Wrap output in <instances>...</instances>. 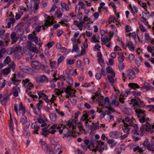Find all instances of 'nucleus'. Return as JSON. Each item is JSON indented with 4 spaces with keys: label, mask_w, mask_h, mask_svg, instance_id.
<instances>
[{
    "label": "nucleus",
    "mask_w": 154,
    "mask_h": 154,
    "mask_svg": "<svg viewBox=\"0 0 154 154\" xmlns=\"http://www.w3.org/2000/svg\"><path fill=\"white\" fill-rule=\"evenodd\" d=\"M133 95L135 96L134 98L131 100V102L133 103L134 107L136 108L139 107H143L145 106L143 102L138 96H140L141 95L140 92H137V91H134L131 92Z\"/></svg>",
    "instance_id": "1"
},
{
    "label": "nucleus",
    "mask_w": 154,
    "mask_h": 154,
    "mask_svg": "<svg viewBox=\"0 0 154 154\" xmlns=\"http://www.w3.org/2000/svg\"><path fill=\"white\" fill-rule=\"evenodd\" d=\"M134 107L135 112L136 114L137 115L139 118V121L141 123L145 122V117L146 116V114H145L146 112L140 109L142 107L136 108Z\"/></svg>",
    "instance_id": "2"
},
{
    "label": "nucleus",
    "mask_w": 154,
    "mask_h": 154,
    "mask_svg": "<svg viewBox=\"0 0 154 154\" xmlns=\"http://www.w3.org/2000/svg\"><path fill=\"white\" fill-rule=\"evenodd\" d=\"M31 64L32 68L35 69H38L41 67L40 63L38 61H31Z\"/></svg>",
    "instance_id": "3"
},
{
    "label": "nucleus",
    "mask_w": 154,
    "mask_h": 154,
    "mask_svg": "<svg viewBox=\"0 0 154 154\" xmlns=\"http://www.w3.org/2000/svg\"><path fill=\"white\" fill-rule=\"evenodd\" d=\"M109 135L111 138L117 139L119 137L120 133L117 131H112L109 133Z\"/></svg>",
    "instance_id": "4"
},
{
    "label": "nucleus",
    "mask_w": 154,
    "mask_h": 154,
    "mask_svg": "<svg viewBox=\"0 0 154 154\" xmlns=\"http://www.w3.org/2000/svg\"><path fill=\"white\" fill-rule=\"evenodd\" d=\"M128 75L129 76V79H134L136 77L135 72L132 69H129L128 70Z\"/></svg>",
    "instance_id": "5"
},
{
    "label": "nucleus",
    "mask_w": 154,
    "mask_h": 154,
    "mask_svg": "<svg viewBox=\"0 0 154 154\" xmlns=\"http://www.w3.org/2000/svg\"><path fill=\"white\" fill-rule=\"evenodd\" d=\"M122 122L124 123V125L122 127V128L124 132L128 133L130 130V128L128 127V124L125 122L124 120L122 121Z\"/></svg>",
    "instance_id": "6"
},
{
    "label": "nucleus",
    "mask_w": 154,
    "mask_h": 154,
    "mask_svg": "<svg viewBox=\"0 0 154 154\" xmlns=\"http://www.w3.org/2000/svg\"><path fill=\"white\" fill-rule=\"evenodd\" d=\"M76 92V90L71 88V86H67V90L66 92V93L68 94L69 93V94H72V97H73L75 96V93Z\"/></svg>",
    "instance_id": "7"
},
{
    "label": "nucleus",
    "mask_w": 154,
    "mask_h": 154,
    "mask_svg": "<svg viewBox=\"0 0 154 154\" xmlns=\"http://www.w3.org/2000/svg\"><path fill=\"white\" fill-rule=\"evenodd\" d=\"M101 97H102V98L100 97H98V98L96 99V101L98 102L99 103V104H101V105L104 106L105 105V103L104 102L103 99L104 97L102 96H101Z\"/></svg>",
    "instance_id": "8"
},
{
    "label": "nucleus",
    "mask_w": 154,
    "mask_h": 154,
    "mask_svg": "<svg viewBox=\"0 0 154 154\" xmlns=\"http://www.w3.org/2000/svg\"><path fill=\"white\" fill-rule=\"evenodd\" d=\"M128 86L134 90H136V88L138 89L140 88V87L138 84L133 83H129Z\"/></svg>",
    "instance_id": "9"
},
{
    "label": "nucleus",
    "mask_w": 154,
    "mask_h": 154,
    "mask_svg": "<svg viewBox=\"0 0 154 154\" xmlns=\"http://www.w3.org/2000/svg\"><path fill=\"white\" fill-rule=\"evenodd\" d=\"M39 142L42 143V147L43 149L44 150H47L48 149L49 147L45 142L41 140Z\"/></svg>",
    "instance_id": "10"
},
{
    "label": "nucleus",
    "mask_w": 154,
    "mask_h": 154,
    "mask_svg": "<svg viewBox=\"0 0 154 154\" xmlns=\"http://www.w3.org/2000/svg\"><path fill=\"white\" fill-rule=\"evenodd\" d=\"M16 34L14 32H13L11 35V38L14 42H16L18 39V38L16 37Z\"/></svg>",
    "instance_id": "11"
},
{
    "label": "nucleus",
    "mask_w": 154,
    "mask_h": 154,
    "mask_svg": "<svg viewBox=\"0 0 154 154\" xmlns=\"http://www.w3.org/2000/svg\"><path fill=\"white\" fill-rule=\"evenodd\" d=\"M45 127L42 129L41 134L45 137H46L49 133V130L47 129Z\"/></svg>",
    "instance_id": "12"
},
{
    "label": "nucleus",
    "mask_w": 154,
    "mask_h": 154,
    "mask_svg": "<svg viewBox=\"0 0 154 154\" xmlns=\"http://www.w3.org/2000/svg\"><path fill=\"white\" fill-rule=\"evenodd\" d=\"M107 72L108 73H111L113 76H115V73L113 71L112 68L110 66L107 67L106 69Z\"/></svg>",
    "instance_id": "13"
},
{
    "label": "nucleus",
    "mask_w": 154,
    "mask_h": 154,
    "mask_svg": "<svg viewBox=\"0 0 154 154\" xmlns=\"http://www.w3.org/2000/svg\"><path fill=\"white\" fill-rule=\"evenodd\" d=\"M20 121L22 125L26 124L27 121L26 117L24 115L22 116L20 118Z\"/></svg>",
    "instance_id": "14"
},
{
    "label": "nucleus",
    "mask_w": 154,
    "mask_h": 154,
    "mask_svg": "<svg viewBox=\"0 0 154 154\" xmlns=\"http://www.w3.org/2000/svg\"><path fill=\"white\" fill-rule=\"evenodd\" d=\"M11 71V69L8 68H6L2 70V73L5 75H8Z\"/></svg>",
    "instance_id": "15"
},
{
    "label": "nucleus",
    "mask_w": 154,
    "mask_h": 154,
    "mask_svg": "<svg viewBox=\"0 0 154 154\" xmlns=\"http://www.w3.org/2000/svg\"><path fill=\"white\" fill-rule=\"evenodd\" d=\"M19 110H21L22 111L21 113L22 116H24L25 113V109L23 106L22 104L21 103L19 105Z\"/></svg>",
    "instance_id": "16"
},
{
    "label": "nucleus",
    "mask_w": 154,
    "mask_h": 154,
    "mask_svg": "<svg viewBox=\"0 0 154 154\" xmlns=\"http://www.w3.org/2000/svg\"><path fill=\"white\" fill-rule=\"evenodd\" d=\"M107 37H106V42H108L111 40L112 38L113 35V33H112L111 32H109V33H107Z\"/></svg>",
    "instance_id": "17"
},
{
    "label": "nucleus",
    "mask_w": 154,
    "mask_h": 154,
    "mask_svg": "<svg viewBox=\"0 0 154 154\" xmlns=\"http://www.w3.org/2000/svg\"><path fill=\"white\" fill-rule=\"evenodd\" d=\"M25 73L29 74H33L34 73V71L32 68L28 66Z\"/></svg>",
    "instance_id": "18"
},
{
    "label": "nucleus",
    "mask_w": 154,
    "mask_h": 154,
    "mask_svg": "<svg viewBox=\"0 0 154 154\" xmlns=\"http://www.w3.org/2000/svg\"><path fill=\"white\" fill-rule=\"evenodd\" d=\"M128 47L131 51H134V47L133 44L131 41H129L128 43Z\"/></svg>",
    "instance_id": "19"
},
{
    "label": "nucleus",
    "mask_w": 154,
    "mask_h": 154,
    "mask_svg": "<svg viewBox=\"0 0 154 154\" xmlns=\"http://www.w3.org/2000/svg\"><path fill=\"white\" fill-rule=\"evenodd\" d=\"M22 48L19 45H17L14 48V49L13 50V52L15 54H16L17 53L18 51L19 50H20Z\"/></svg>",
    "instance_id": "20"
},
{
    "label": "nucleus",
    "mask_w": 154,
    "mask_h": 154,
    "mask_svg": "<svg viewBox=\"0 0 154 154\" xmlns=\"http://www.w3.org/2000/svg\"><path fill=\"white\" fill-rule=\"evenodd\" d=\"M39 3V0H36L35 2L34 3V8L35 10H37L38 9V4Z\"/></svg>",
    "instance_id": "21"
},
{
    "label": "nucleus",
    "mask_w": 154,
    "mask_h": 154,
    "mask_svg": "<svg viewBox=\"0 0 154 154\" xmlns=\"http://www.w3.org/2000/svg\"><path fill=\"white\" fill-rule=\"evenodd\" d=\"M114 76L112 75H107V78L108 80L109 81V83H113L114 82V79L113 78Z\"/></svg>",
    "instance_id": "22"
},
{
    "label": "nucleus",
    "mask_w": 154,
    "mask_h": 154,
    "mask_svg": "<svg viewBox=\"0 0 154 154\" xmlns=\"http://www.w3.org/2000/svg\"><path fill=\"white\" fill-rule=\"evenodd\" d=\"M146 124H145V130L146 131H150L151 129L150 125L148 122Z\"/></svg>",
    "instance_id": "23"
},
{
    "label": "nucleus",
    "mask_w": 154,
    "mask_h": 154,
    "mask_svg": "<svg viewBox=\"0 0 154 154\" xmlns=\"http://www.w3.org/2000/svg\"><path fill=\"white\" fill-rule=\"evenodd\" d=\"M142 146H143V147H146L147 146H148V145H150V143L149 141L148 140V139H146L144 141L143 144H141Z\"/></svg>",
    "instance_id": "24"
},
{
    "label": "nucleus",
    "mask_w": 154,
    "mask_h": 154,
    "mask_svg": "<svg viewBox=\"0 0 154 154\" xmlns=\"http://www.w3.org/2000/svg\"><path fill=\"white\" fill-rule=\"evenodd\" d=\"M50 119L53 122H54L56 119V115L54 113L51 114L50 115Z\"/></svg>",
    "instance_id": "25"
},
{
    "label": "nucleus",
    "mask_w": 154,
    "mask_h": 154,
    "mask_svg": "<svg viewBox=\"0 0 154 154\" xmlns=\"http://www.w3.org/2000/svg\"><path fill=\"white\" fill-rule=\"evenodd\" d=\"M79 48L77 44L73 45V48L72 49V52L75 51L77 53H78L79 51Z\"/></svg>",
    "instance_id": "26"
},
{
    "label": "nucleus",
    "mask_w": 154,
    "mask_h": 154,
    "mask_svg": "<svg viewBox=\"0 0 154 154\" xmlns=\"http://www.w3.org/2000/svg\"><path fill=\"white\" fill-rule=\"evenodd\" d=\"M95 95L92 96L91 97V99L93 101H94L96 98V97H99L101 95V94L100 93H98L97 92L96 93H94Z\"/></svg>",
    "instance_id": "27"
},
{
    "label": "nucleus",
    "mask_w": 154,
    "mask_h": 154,
    "mask_svg": "<svg viewBox=\"0 0 154 154\" xmlns=\"http://www.w3.org/2000/svg\"><path fill=\"white\" fill-rule=\"evenodd\" d=\"M78 5H80L81 6L80 8H78V13L79 12L80 9H85V8L84 7L85 6L84 4L82 2H79Z\"/></svg>",
    "instance_id": "28"
},
{
    "label": "nucleus",
    "mask_w": 154,
    "mask_h": 154,
    "mask_svg": "<svg viewBox=\"0 0 154 154\" xmlns=\"http://www.w3.org/2000/svg\"><path fill=\"white\" fill-rule=\"evenodd\" d=\"M28 66L22 65L19 66L20 69L22 71L25 73L26 72V70Z\"/></svg>",
    "instance_id": "29"
},
{
    "label": "nucleus",
    "mask_w": 154,
    "mask_h": 154,
    "mask_svg": "<svg viewBox=\"0 0 154 154\" xmlns=\"http://www.w3.org/2000/svg\"><path fill=\"white\" fill-rule=\"evenodd\" d=\"M73 136V133L72 131H70L69 130L68 131V133L67 134H64V137H65L68 138L70 136Z\"/></svg>",
    "instance_id": "30"
},
{
    "label": "nucleus",
    "mask_w": 154,
    "mask_h": 154,
    "mask_svg": "<svg viewBox=\"0 0 154 154\" xmlns=\"http://www.w3.org/2000/svg\"><path fill=\"white\" fill-rule=\"evenodd\" d=\"M61 5L62 6V7L64 9H65L67 11H69V7L67 6V4L65 3H61Z\"/></svg>",
    "instance_id": "31"
},
{
    "label": "nucleus",
    "mask_w": 154,
    "mask_h": 154,
    "mask_svg": "<svg viewBox=\"0 0 154 154\" xmlns=\"http://www.w3.org/2000/svg\"><path fill=\"white\" fill-rule=\"evenodd\" d=\"M78 124L79 125H78V128H79V131H85L83 125L82 123L81 122H79L78 123Z\"/></svg>",
    "instance_id": "32"
},
{
    "label": "nucleus",
    "mask_w": 154,
    "mask_h": 154,
    "mask_svg": "<svg viewBox=\"0 0 154 154\" xmlns=\"http://www.w3.org/2000/svg\"><path fill=\"white\" fill-rule=\"evenodd\" d=\"M11 59L9 56H7L5 59L4 63L5 64H8L9 62H11Z\"/></svg>",
    "instance_id": "33"
},
{
    "label": "nucleus",
    "mask_w": 154,
    "mask_h": 154,
    "mask_svg": "<svg viewBox=\"0 0 154 154\" xmlns=\"http://www.w3.org/2000/svg\"><path fill=\"white\" fill-rule=\"evenodd\" d=\"M87 118H88V116L87 115V114H86L85 113L82 116L80 119V122H81L82 121L86 120Z\"/></svg>",
    "instance_id": "34"
},
{
    "label": "nucleus",
    "mask_w": 154,
    "mask_h": 154,
    "mask_svg": "<svg viewBox=\"0 0 154 154\" xmlns=\"http://www.w3.org/2000/svg\"><path fill=\"white\" fill-rule=\"evenodd\" d=\"M112 103L115 106L118 107L119 105V103L118 101H116V99H113L112 101Z\"/></svg>",
    "instance_id": "35"
},
{
    "label": "nucleus",
    "mask_w": 154,
    "mask_h": 154,
    "mask_svg": "<svg viewBox=\"0 0 154 154\" xmlns=\"http://www.w3.org/2000/svg\"><path fill=\"white\" fill-rule=\"evenodd\" d=\"M141 21L145 25H149L148 22L147 21L146 19L145 18L143 17H142L141 18Z\"/></svg>",
    "instance_id": "36"
},
{
    "label": "nucleus",
    "mask_w": 154,
    "mask_h": 154,
    "mask_svg": "<svg viewBox=\"0 0 154 154\" xmlns=\"http://www.w3.org/2000/svg\"><path fill=\"white\" fill-rule=\"evenodd\" d=\"M119 69L120 70H122L124 67V65L123 63H119L118 65Z\"/></svg>",
    "instance_id": "37"
},
{
    "label": "nucleus",
    "mask_w": 154,
    "mask_h": 154,
    "mask_svg": "<svg viewBox=\"0 0 154 154\" xmlns=\"http://www.w3.org/2000/svg\"><path fill=\"white\" fill-rule=\"evenodd\" d=\"M6 51L8 55H11L12 54L13 51V49L12 48H10L7 49Z\"/></svg>",
    "instance_id": "38"
},
{
    "label": "nucleus",
    "mask_w": 154,
    "mask_h": 154,
    "mask_svg": "<svg viewBox=\"0 0 154 154\" xmlns=\"http://www.w3.org/2000/svg\"><path fill=\"white\" fill-rule=\"evenodd\" d=\"M40 126H37L36 127H35V129L33 130V133H36V134H38V131L40 129Z\"/></svg>",
    "instance_id": "39"
},
{
    "label": "nucleus",
    "mask_w": 154,
    "mask_h": 154,
    "mask_svg": "<svg viewBox=\"0 0 154 154\" xmlns=\"http://www.w3.org/2000/svg\"><path fill=\"white\" fill-rule=\"evenodd\" d=\"M9 68H11L13 69H14L16 66V64L13 62H11L10 65H9Z\"/></svg>",
    "instance_id": "40"
},
{
    "label": "nucleus",
    "mask_w": 154,
    "mask_h": 154,
    "mask_svg": "<svg viewBox=\"0 0 154 154\" xmlns=\"http://www.w3.org/2000/svg\"><path fill=\"white\" fill-rule=\"evenodd\" d=\"M135 57L134 55L132 54H130L128 57V59L130 61H132L134 60Z\"/></svg>",
    "instance_id": "41"
},
{
    "label": "nucleus",
    "mask_w": 154,
    "mask_h": 154,
    "mask_svg": "<svg viewBox=\"0 0 154 154\" xmlns=\"http://www.w3.org/2000/svg\"><path fill=\"white\" fill-rule=\"evenodd\" d=\"M56 61H51L50 62V66L51 69H52L54 68L56 65Z\"/></svg>",
    "instance_id": "42"
},
{
    "label": "nucleus",
    "mask_w": 154,
    "mask_h": 154,
    "mask_svg": "<svg viewBox=\"0 0 154 154\" xmlns=\"http://www.w3.org/2000/svg\"><path fill=\"white\" fill-rule=\"evenodd\" d=\"M38 94L40 97H44L46 96L45 94L43 93L42 92H38Z\"/></svg>",
    "instance_id": "43"
},
{
    "label": "nucleus",
    "mask_w": 154,
    "mask_h": 154,
    "mask_svg": "<svg viewBox=\"0 0 154 154\" xmlns=\"http://www.w3.org/2000/svg\"><path fill=\"white\" fill-rule=\"evenodd\" d=\"M64 59V57L63 56H60L57 60V63L60 64Z\"/></svg>",
    "instance_id": "44"
},
{
    "label": "nucleus",
    "mask_w": 154,
    "mask_h": 154,
    "mask_svg": "<svg viewBox=\"0 0 154 154\" xmlns=\"http://www.w3.org/2000/svg\"><path fill=\"white\" fill-rule=\"evenodd\" d=\"M79 24L75 23V25H76L77 26H82L83 25V24L84 23L85 21H82V19L79 20Z\"/></svg>",
    "instance_id": "45"
},
{
    "label": "nucleus",
    "mask_w": 154,
    "mask_h": 154,
    "mask_svg": "<svg viewBox=\"0 0 154 154\" xmlns=\"http://www.w3.org/2000/svg\"><path fill=\"white\" fill-rule=\"evenodd\" d=\"M5 2H8L7 5H11L14 2V0H3Z\"/></svg>",
    "instance_id": "46"
},
{
    "label": "nucleus",
    "mask_w": 154,
    "mask_h": 154,
    "mask_svg": "<svg viewBox=\"0 0 154 154\" xmlns=\"http://www.w3.org/2000/svg\"><path fill=\"white\" fill-rule=\"evenodd\" d=\"M54 42L53 41H51L48 42L47 44V46L49 48H51L54 44Z\"/></svg>",
    "instance_id": "47"
},
{
    "label": "nucleus",
    "mask_w": 154,
    "mask_h": 154,
    "mask_svg": "<svg viewBox=\"0 0 154 154\" xmlns=\"http://www.w3.org/2000/svg\"><path fill=\"white\" fill-rule=\"evenodd\" d=\"M135 62L136 64H139L141 63L142 61L139 58H136L135 59Z\"/></svg>",
    "instance_id": "48"
},
{
    "label": "nucleus",
    "mask_w": 154,
    "mask_h": 154,
    "mask_svg": "<svg viewBox=\"0 0 154 154\" xmlns=\"http://www.w3.org/2000/svg\"><path fill=\"white\" fill-rule=\"evenodd\" d=\"M33 87V85L31 82H29L27 86V88L29 90H30Z\"/></svg>",
    "instance_id": "49"
},
{
    "label": "nucleus",
    "mask_w": 154,
    "mask_h": 154,
    "mask_svg": "<svg viewBox=\"0 0 154 154\" xmlns=\"http://www.w3.org/2000/svg\"><path fill=\"white\" fill-rule=\"evenodd\" d=\"M35 44L37 45H38L39 47H41L42 46V43H41L40 40H38L37 41L34 42Z\"/></svg>",
    "instance_id": "50"
},
{
    "label": "nucleus",
    "mask_w": 154,
    "mask_h": 154,
    "mask_svg": "<svg viewBox=\"0 0 154 154\" xmlns=\"http://www.w3.org/2000/svg\"><path fill=\"white\" fill-rule=\"evenodd\" d=\"M9 98V96L8 94H4L3 95V99L4 100H8Z\"/></svg>",
    "instance_id": "51"
},
{
    "label": "nucleus",
    "mask_w": 154,
    "mask_h": 154,
    "mask_svg": "<svg viewBox=\"0 0 154 154\" xmlns=\"http://www.w3.org/2000/svg\"><path fill=\"white\" fill-rule=\"evenodd\" d=\"M126 32H129L131 30V27L128 25H127L125 26Z\"/></svg>",
    "instance_id": "52"
},
{
    "label": "nucleus",
    "mask_w": 154,
    "mask_h": 154,
    "mask_svg": "<svg viewBox=\"0 0 154 154\" xmlns=\"http://www.w3.org/2000/svg\"><path fill=\"white\" fill-rule=\"evenodd\" d=\"M41 79V76L36 77V82L39 83H43V82L42 81Z\"/></svg>",
    "instance_id": "53"
},
{
    "label": "nucleus",
    "mask_w": 154,
    "mask_h": 154,
    "mask_svg": "<svg viewBox=\"0 0 154 154\" xmlns=\"http://www.w3.org/2000/svg\"><path fill=\"white\" fill-rule=\"evenodd\" d=\"M133 126L134 127V128L135 130V131H137L139 129L138 125L137 124H133Z\"/></svg>",
    "instance_id": "54"
},
{
    "label": "nucleus",
    "mask_w": 154,
    "mask_h": 154,
    "mask_svg": "<svg viewBox=\"0 0 154 154\" xmlns=\"http://www.w3.org/2000/svg\"><path fill=\"white\" fill-rule=\"evenodd\" d=\"M14 76L13 77H12V78L11 79L12 82H14L15 81H17V82H21V80L16 79L15 77V74H14Z\"/></svg>",
    "instance_id": "55"
},
{
    "label": "nucleus",
    "mask_w": 154,
    "mask_h": 154,
    "mask_svg": "<svg viewBox=\"0 0 154 154\" xmlns=\"http://www.w3.org/2000/svg\"><path fill=\"white\" fill-rule=\"evenodd\" d=\"M57 8V7L56 6V5L55 4H54L52 6L51 9L50 11V12H54L55 11V10L56 8Z\"/></svg>",
    "instance_id": "56"
},
{
    "label": "nucleus",
    "mask_w": 154,
    "mask_h": 154,
    "mask_svg": "<svg viewBox=\"0 0 154 154\" xmlns=\"http://www.w3.org/2000/svg\"><path fill=\"white\" fill-rule=\"evenodd\" d=\"M42 6L43 7H45L47 6V4L48 3L47 0H43L42 2Z\"/></svg>",
    "instance_id": "57"
},
{
    "label": "nucleus",
    "mask_w": 154,
    "mask_h": 154,
    "mask_svg": "<svg viewBox=\"0 0 154 154\" xmlns=\"http://www.w3.org/2000/svg\"><path fill=\"white\" fill-rule=\"evenodd\" d=\"M141 146H142L141 145H140V148L138 150L140 152H143L144 150H145L146 149V148L145 147H142Z\"/></svg>",
    "instance_id": "58"
},
{
    "label": "nucleus",
    "mask_w": 154,
    "mask_h": 154,
    "mask_svg": "<svg viewBox=\"0 0 154 154\" xmlns=\"http://www.w3.org/2000/svg\"><path fill=\"white\" fill-rule=\"evenodd\" d=\"M95 76L97 79L99 80L101 77V74L100 73H97L95 75Z\"/></svg>",
    "instance_id": "59"
},
{
    "label": "nucleus",
    "mask_w": 154,
    "mask_h": 154,
    "mask_svg": "<svg viewBox=\"0 0 154 154\" xmlns=\"http://www.w3.org/2000/svg\"><path fill=\"white\" fill-rule=\"evenodd\" d=\"M17 32L18 33H20V34L21 35L23 33L24 30L23 29L20 28L17 29Z\"/></svg>",
    "instance_id": "60"
},
{
    "label": "nucleus",
    "mask_w": 154,
    "mask_h": 154,
    "mask_svg": "<svg viewBox=\"0 0 154 154\" xmlns=\"http://www.w3.org/2000/svg\"><path fill=\"white\" fill-rule=\"evenodd\" d=\"M24 134L26 136V137H28L30 135L29 133H28V131L26 130L25 129V128H24Z\"/></svg>",
    "instance_id": "61"
},
{
    "label": "nucleus",
    "mask_w": 154,
    "mask_h": 154,
    "mask_svg": "<svg viewBox=\"0 0 154 154\" xmlns=\"http://www.w3.org/2000/svg\"><path fill=\"white\" fill-rule=\"evenodd\" d=\"M128 35L130 36H131L134 38H135L136 37V35L135 32H133L132 33H130L128 34Z\"/></svg>",
    "instance_id": "62"
},
{
    "label": "nucleus",
    "mask_w": 154,
    "mask_h": 154,
    "mask_svg": "<svg viewBox=\"0 0 154 154\" xmlns=\"http://www.w3.org/2000/svg\"><path fill=\"white\" fill-rule=\"evenodd\" d=\"M63 11V10L62 8H58L57 10L55 13L56 14H59L60 12L62 13Z\"/></svg>",
    "instance_id": "63"
},
{
    "label": "nucleus",
    "mask_w": 154,
    "mask_h": 154,
    "mask_svg": "<svg viewBox=\"0 0 154 154\" xmlns=\"http://www.w3.org/2000/svg\"><path fill=\"white\" fill-rule=\"evenodd\" d=\"M41 26L38 25V26L36 27L35 29V32H39L41 29Z\"/></svg>",
    "instance_id": "64"
}]
</instances>
